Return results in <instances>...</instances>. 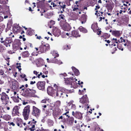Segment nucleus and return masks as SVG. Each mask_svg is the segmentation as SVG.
<instances>
[{
	"mask_svg": "<svg viewBox=\"0 0 131 131\" xmlns=\"http://www.w3.org/2000/svg\"><path fill=\"white\" fill-rule=\"evenodd\" d=\"M43 110H44L46 111L47 109V108L48 106H47L46 105H45L42 106Z\"/></svg>",
	"mask_w": 131,
	"mask_h": 131,
	"instance_id": "obj_60",
	"label": "nucleus"
},
{
	"mask_svg": "<svg viewBox=\"0 0 131 131\" xmlns=\"http://www.w3.org/2000/svg\"><path fill=\"white\" fill-rule=\"evenodd\" d=\"M47 122L48 123V124L50 126H51L53 125V122L52 120L49 119L48 120Z\"/></svg>",
	"mask_w": 131,
	"mask_h": 131,
	"instance_id": "obj_43",
	"label": "nucleus"
},
{
	"mask_svg": "<svg viewBox=\"0 0 131 131\" xmlns=\"http://www.w3.org/2000/svg\"><path fill=\"white\" fill-rule=\"evenodd\" d=\"M66 89L62 87L59 86L57 90V91L65 92H66Z\"/></svg>",
	"mask_w": 131,
	"mask_h": 131,
	"instance_id": "obj_33",
	"label": "nucleus"
},
{
	"mask_svg": "<svg viewBox=\"0 0 131 131\" xmlns=\"http://www.w3.org/2000/svg\"><path fill=\"white\" fill-rule=\"evenodd\" d=\"M106 6L109 10H112L114 7V4L112 2L110 4H107Z\"/></svg>",
	"mask_w": 131,
	"mask_h": 131,
	"instance_id": "obj_29",
	"label": "nucleus"
},
{
	"mask_svg": "<svg viewBox=\"0 0 131 131\" xmlns=\"http://www.w3.org/2000/svg\"><path fill=\"white\" fill-rule=\"evenodd\" d=\"M22 55L24 58L27 57L29 56V54L27 51H26L22 53Z\"/></svg>",
	"mask_w": 131,
	"mask_h": 131,
	"instance_id": "obj_36",
	"label": "nucleus"
},
{
	"mask_svg": "<svg viewBox=\"0 0 131 131\" xmlns=\"http://www.w3.org/2000/svg\"><path fill=\"white\" fill-rule=\"evenodd\" d=\"M80 102L83 104L86 103V104H87V103H88L89 101L87 95L83 96L81 99Z\"/></svg>",
	"mask_w": 131,
	"mask_h": 131,
	"instance_id": "obj_16",
	"label": "nucleus"
},
{
	"mask_svg": "<svg viewBox=\"0 0 131 131\" xmlns=\"http://www.w3.org/2000/svg\"><path fill=\"white\" fill-rule=\"evenodd\" d=\"M47 93L50 96H53L56 90V89H54L51 86H48L47 89Z\"/></svg>",
	"mask_w": 131,
	"mask_h": 131,
	"instance_id": "obj_11",
	"label": "nucleus"
},
{
	"mask_svg": "<svg viewBox=\"0 0 131 131\" xmlns=\"http://www.w3.org/2000/svg\"><path fill=\"white\" fill-rule=\"evenodd\" d=\"M71 109L74 110H75L76 109V106L75 104H72Z\"/></svg>",
	"mask_w": 131,
	"mask_h": 131,
	"instance_id": "obj_61",
	"label": "nucleus"
},
{
	"mask_svg": "<svg viewBox=\"0 0 131 131\" xmlns=\"http://www.w3.org/2000/svg\"><path fill=\"white\" fill-rule=\"evenodd\" d=\"M52 107L48 106L46 110V114H48V115H50L52 111V110H52Z\"/></svg>",
	"mask_w": 131,
	"mask_h": 131,
	"instance_id": "obj_27",
	"label": "nucleus"
},
{
	"mask_svg": "<svg viewBox=\"0 0 131 131\" xmlns=\"http://www.w3.org/2000/svg\"><path fill=\"white\" fill-rule=\"evenodd\" d=\"M112 39L113 40V41H114V42H115V43H117L118 44V42H118L119 40H117L116 38L115 39L114 38H113Z\"/></svg>",
	"mask_w": 131,
	"mask_h": 131,
	"instance_id": "obj_64",
	"label": "nucleus"
},
{
	"mask_svg": "<svg viewBox=\"0 0 131 131\" xmlns=\"http://www.w3.org/2000/svg\"><path fill=\"white\" fill-rule=\"evenodd\" d=\"M26 34L27 35L30 36L33 34V31L31 28H29L26 32Z\"/></svg>",
	"mask_w": 131,
	"mask_h": 131,
	"instance_id": "obj_31",
	"label": "nucleus"
},
{
	"mask_svg": "<svg viewBox=\"0 0 131 131\" xmlns=\"http://www.w3.org/2000/svg\"><path fill=\"white\" fill-rule=\"evenodd\" d=\"M80 1H76L75 2V3L76 4L77 7H74L73 9V11H76V10H78V9H79V10H80L81 11H84L85 9L87 10L88 8L87 6H85L84 5H80Z\"/></svg>",
	"mask_w": 131,
	"mask_h": 131,
	"instance_id": "obj_4",
	"label": "nucleus"
},
{
	"mask_svg": "<svg viewBox=\"0 0 131 131\" xmlns=\"http://www.w3.org/2000/svg\"><path fill=\"white\" fill-rule=\"evenodd\" d=\"M74 121V118L73 117H71L69 119V122L70 123H72Z\"/></svg>",
	"mask_w": 131,
	"mask_h": 131,
	"instance_id": "obj_58",
	"label": "nucleus"
},
{
	"mask_svg": "<svg viewBox=\"0 0 131 131\" xmlns=\"http://www.w3.org/2000/svg\"><path fill=\"white\" fill-rule=\"evenodd\" d=\"M59 6L60 7V10L61 9H62L61 10L60 12L61 13H62L64 11V9L66 8V5H65L64 3L63 2L61 3L60 2H59Z\"/></svg>",
	"mask_w": 131,
	"mask_h": 131,
	"instance_id": "obj_25",
	"label": "nucleus"
},
{
	"mask_svg": "<svg viewBox=\"0 0 131 131\" xmlns=\"http://www.w3.org/2000/svg\"><path fill=\"white\" fill-rule=\"evenodd\" d=\"M18 95V94H17L16 96H13L11 97V98L13 99V101L15 102H19V99L20 100L21 99V98H19Z\"/></svg>",
	"mask_w": 131,
	"mask_h": 131,
	"instance_id": "obj_26",
	"label": "nucleus"
},
{
	"mask_svg": "<svg viewBox=\"0 0 131 131\" xmlns=\"http://www.w3.org/2000/svg\"><path fill=\"white\" fill-rule=\"evenodd\" d=\"M117 47L119 49L121 50L122 51H123V49L121 46H119V44L118 43L117 45Z\"/></svg>",
	"mask_w": 131,
	"mask_h": 131,
	"instance_id": "obj_55",
	"label": "nucleus"
},
{
	"mask_svg": "<svg viewBox=\"0 0 131 131\" xmlns=\"http://www.w3.org/2000/svg\"><path fill=\"white\" fill-rule=\"evenodd\" d=\"M52 114L54 117H57L58 116L62 114V112L60 109H56L55 110H52Z\"/></svg>",
	"mask_w": 131,
	"mask_h": 131,
	"instance_id": "obj_14",
	"label": "nucleus"
},
{
	"mask_svg": "<svg viewBox=\"0 0 131 131\" xmlns=\"http://www.w3.org/2000/svg\"><path fill=\"white\" fill-rule=\"evenodd\" d=\"M19 84L18 82L17 81L13 82L12 86V89L16 91L19 90Z\"/></svg>",
	"mask_w": 131,
	"mask_h": 131,
	"instance_id": "obj_17",
	"label": "nucleus"
},
{
	"mask_svg": "<svg viewBox=\"0 0 131 131\" xmlns=\"http://www.w3.org/2000/svg\"><path fill=\"white\" fill-rule=\"evenodd\" d=\"M78 29L80 32L83 33H85L88 32L87 30L82 26H80L78 28Z\"/></svg>",
	"mask_w": 131,
	"mask_h": 131,
	"instance_id": "obj_30",
	"label": "nucleus"
},
{
	"mask_svg": "<svg viewBox=\"0 0 131 131\" xmlns=\"http://www.w3.org/2000/svg\"><path fill=\"white\" fill-rule=\"evenodd\" d=\"M70 46L68 45H64L63 47V50H66L70 49Z\"/></svg>",
	"mask_w": 131,
	"mask_h": 131,
	"instance_id": "obj_44",
	"label": "nucleus"
},
{
	"mask_svg": "<svg viewBox=\"0 0 131 131\" xmlns=\"http://www.w3.org/2000/svg\"><path fill=\"white\" fill-rule=\"evenodd\" d=\"M65 16H64L62 14H61V15H59V17L61 19H62L63 20V21L64 22V20H65V19H64V18H65Z\"/></svg>",
	"mask_w": 131,
	"mask_h": 131,
	"instance_id": "obj_52",
	"label": "nucleus"
},
{
	"mask_svg": "<svg viewBox=\"0 0 131 131\" xmlns=\"http://www.w3.org/2000/svg\"><path fill=\"white\" fill-rule=\"evenodd\" d=\"M2 118L5 120L8 121L11 119V116L8 114H5L3 116Z\"/></svg>",
	"mask_w": 131,
	"mask_h": 131,
	"instance_id": "obj_35",
	"label": "nucleus"
},
{
	"mask_svg": "<svg viewBox=\"0 0 131 131\" xmlns=\"http://www.w3.org/2000/svg\"><path fill=\"white\" fill-rule=\"evenodd\" d=\"M36 131H49V130L48 129H45L42 127L40 129H38Z\"/></svg>",
	"mask_w": 131,
	"mask_h": 131,
	"instance_id": "obj_54",
	"label": "nucleus"
},
{
	"mask_svg": "<svg viewBox=\"0 0 131 131\" xmlns=\"http://www.w3.org/2000/svg\"><path fill=\"white\" fill-rule=\"evenodd\" d=\"M46 46L47 48L44 49V48L45 47L43 46V45H41L39 48V50L38 51V53H45L47 51L50 50V48L49 47V45H47Z\"/></svg>",
	"mask_w": 131,
	"mask_h": 131,
	"instance_id": "obj_9",
	"label": "nucleus"
},
{
	"mask_svg": "<svg viewBox=\"0 0 131 131\" xmlns=\"http://www.w3.org/2000/svg\"><path fill=\"white\" fill-rule=\"evenodd\" d=\"M118 6L120 8L124 10L123 11L124 13H125V11L127 10L126 9V8L123 5H122V4H119L118 5Z\"/></svg>",
	"mask_w": 131,
	"mask_h": 131,
	"instance_id": "obj_40",
	"label": "nucleus"
},
{
	"mask_svg": "<svg viewBox=\"0 0 131 131\" xmlns=\"http://www.w3.org/2000/svg\"><path fill=\"white\" fill-rule=\"evenodd\" d=\"M72 69L75 74L76 76H78L79 75L80 73L79 70L74 67H72Z\"/></svg>",
	"mask_w": 131,
	"mask_h": 131,
	"instance_id": "obj_34",
	"label": "nucleus"
},
{
	"mask_svg": "<svg viewBox=\"0 0 131 131\" xmlns=\"http://www.w3.org/2000/svg\"><path fill=\"white\" fill-rule=\"evenodd\" d=\"M41 111L39 108L35 106L32 107L31 114L37 118L40 114Z\"/></svg>",
	"mask_w": 131,
	"mask_h": 131,
	"instance_id": "obj_5",
	"label": "nucleus"
},
{
	"mask_svg": "<svg viewBox=\"0 0 131 131\" xmlns=\"http://www.w3.org/2000/svg\"><path fill=\"white\" fill-rule=\"evenodd\" d=\"M64 24L61 25L64 31H69L71 29V27L66 22V20L65 19L64 20Z\"/></svg>",
	"mask_w": 131,
	"mask_h": 131,
	"instance_id": "obj_8",
	"label": "nucleus"
},
{
	"mask_svg": "<svg viewBox=\"0 0 131 131\" xmlns=\"http://www.w3.org/2000/svg\"><path fill=\"white\" fill-rule=\"evenodd\" d=\"M48 2L50 4H50H46V5H47L48 7H50V9H52V5L53 7H55L57 6V5L56 4H55L53 2H51V1H48Z\"/></svg>",
	"mask_w": 131,
	"mask_h": 131,
	"instance_id": "obj_28",
	"label": "nucleus"
},
{
	"mask_svg": "<svg viewBox=\"0 0 131 131\" xmlns=\"http://www.w3.org/2000/svg\"><path fill=\"white\" fill-rule=\"evenodd\" d=\"M45 81H39L36 83V86L39 90L43 91L45 89Z\"/></svg>",
	"mask_w": 131,
	"mask_h": 131,
	"instance_id": "obj_7",
	"label": "nucleus"
},
{
	"mask_svg": "<svg viewBox=\"0 0 131 131\" xmlns=\"http://www.w3.org/2000/svg\"><path fill=\"white\" fill-rule=\"evenodd\" d=\"M4 47L1 45H0V52H2L5 50Z\"/></svg>",
	"mask_w": 131,
	"mask_h": 131,
	"instance_id": "obj_48",
	"label": "nucleus"
},
{
	"mask_svg": "<svg viewBox=\"0 0 131 131\" xmlns=\"http://www.w3.org/2000/svg\"><path fill=\"white\" fill-rule=\"evenodd\" d=\"M14 122L15 123V124H17V125L18 126H19L20 127H22L23 126L22 125L20 126V125H19V124H18V122L17 118V119L15 121H14Z\"/></svg>",
	"mask_w": 131,
	"mask_h": 131,
	"instance_id": "obj_53",
	"label": "nucleus"
},
{
	"mask_svg": "<svg viewBox=\"0 0 131 131\" xmlns=\"http://www.w3.org/2000/svg\"><path fill=\"white\" fill-rule=\"evenodd\" d=\"M19 108H20V107L18 106H15L13 109V114H14V116L15 115H18L19 114Z\"/></svg>",
	"mask_w": 131,
	"mask_h": 131,
	"instance_id": "obj_18",
	"label": "nucleus"
},
{
	"mask_svg": "<svg viewBox=\"0 0 131 131\" xmlns=\"http://www.w3.org/2000/svg\"><path fill=\"white\" fill-rule=\"evenodd\" d=\"M20 64H21L20 63H16L17 66L16 68H17L18 69L19 71H20L21 70V69L20 68L21 67Z\"/></svg>",
	"mask_w": 131,
	"mask_h": 131,
	"instance_id": "obj_46",
	"label": "nucleus"
},
{
	"mask_svg": "<svg viewBox=\"0 0 131 131\" xmlns=\"http://www.w3.org/2000/svg\"><path fill=\"white\" fill-rule=\"evenodd\" d=\"M8 0H0V3L2 4H5L8 3Z\"/></svg>",
	"mask_w": 131,
	"mask_h": 131,
	"instance_id": "obj_45",
	"label": "nucleus"
},
{
	"mask_svg": "<svg viewBox=\"0 0 131 131\" xmlns=\"http://www.w3.org/2000/svg\"><path fill=\"white\" fill-rule=\"evenodd\" d=\"M65 83L66 84L69 85L70 88H72L73 86V83L74 84L76 83V82L74 81H71L70 80V79L68 78L65 79Z\"/></svg>",
	"mask_w": 131,
	"mask_h": 131,
	"instance_id": "obj_15",
	"label": "nucleus"
},
{
	"mask_svg": "<svg viewBox=\"0 0 131 131\" xmlns=\"http://www.w3.org/2000/svg\"><path fill=\"white\" fill-rule=\"evenodd\" d=\"M104 12L102 11V9H101L100 10L98 11V13L99 16H100V15L103 14V13H104Z\"/></svg>",
	"mask_w": 131,
	"mask_h": 131,
	"instance_id": "obj_56",
	"label": "nucleus"
},
{
	"mask_svg": "<svg viewBox=\"0 0 131 131\" xmlns=\"http://www.w3.org/2000/svg\"><path fill=\"white\" fill-rule=\"evenodd\" d=\"M4 58H5V60H6L7 62H8L9 63V62H10L9 59H10V58L8 56H5L4 57Z\"/></svg>",
	"mask_w": 131,
	"mask_h": 131,
	"instance_id": "obj_49",
	"label": "nucleus"
},
{
	"mask_svg": "<svg viewBox=\"0 0 131 131\" xmlns=\"http://www.w3.org/2000/svg\"><path fill=\"white\" fill-rule=\"evenodd\" d=\"M72 114V115L77 118L80 120H82L83 118L82 114L80 112L76 111L74 113V111H73Z\"/></svg>",
	"mask_w": 131,
	"mask_h": 131,
	"instance_id": "obj_13",
	"label": "nucleus"
},
{
	"mask_svg": "<svg viewBox=\"0 0 131 131\" xmlns=\"http://www.w3.org/2000/svg\"><path fill=\"white\" fill-rule=\"evenodd\" d=\"M30 89L29 88L26 89L24 91H23L22 95L25 97L29 96Z\"/></svg>",
	"mask_w": 131,
	"mask_h": 131,
	"instance_id": "obj_21",
	"label": "nucleus"
},
{
	"mask_svg": "<svg viewBox=\"0 0 131 131\" xmlns=\"http://www.w3.org/2000/svg\"><path fill=\"white\" fill-rule=\"evenodd\" d=\"M123 5L125 6V7L126 8V10H127V9H128L129 8H130L129 7V6H128L125 3V2L123 3Z\"/></svg>",
	"mask_w": 131,
	"mask_h": 131,
	"instance_id": "obj_63",
	"label": "nucleus"
},
{
	"mask_svg": "<svg viewBox=\"0 0 131 131\" xmlns=\"http://www.w3.org/2000/svg\"><path fill=\"white\" fill-rule=\"evenodd\" d=\"M0 99L2 102L5 105L8 104L9 102V97L5 92L2 93Z\"/></svg>",
	"mask_w": 131,
	"mask_h": 131,
	"instance_id": "obj_2",
	"label": "nucleus"
},
{
	"mask_svg": "<svg viewBox=\"0 0 131 131\" xmlns=\"http://www.w3.org/2000/svg\"><path fill=\"white\" fill-rule=\"evenodd\" d=\"M66 91H67V93H71L74 92V90L73 89L72 90H69L68 89H66Z\"/></svg>",
	"mask_w": 131,
	"mask_h": 131,
	"instance_id": "obj_50",
	"label": "nucleus"
},
{
	"mask_svg": "<svg viewBox=\"0 0 131 131\" xmlns=\"http://www.w3.org/2000/svg\"><path fill=\"white\" fill-rule=\"evenodd\" d=\"M55 21L53 20H51L50 21L49 24L51 25H53L55 24Z\"/></svg>",
	"mask_w": 131,
	"mask_h": 131,
	"instance_id": "obj_59",
	"label": "nucleus"
},
{
	"mask_svg": "<svg viewBox=\"0 0 131 131\" xmlns=\"http://www.w3.org/2000/svg\"><path fill=\"white\" fill-rule=\"evenodd\" d=\"M60 101H58L55 102L54 104L57 106H59L60 105Z\"/></svg>",
	"mask_w": 131,
	"mask_h": 131,
	"instance_id": "obj_51",
	"label": "nucleus"
},
{
	"mask_svg": "<svg viewBox=\"0 0 131 131\" xmlns=\"http://www.w3.org/2000/svg\"><path fill=\"white\" fill-rule=\"evenodd\" d=\"M1 42L6 47H9L13 42V40L11 37H7L4 41H1Z\"/></svg>",
	"mask_w": 131,
	"mask_h": 131,
	"instance_id": "obj_6",
	"label": "nucleus"
},
{
	"mask_svg": "<svg viewBox=\"0 0 131 131\" xmlns=\"http://www.w3.org/2000/svg\"><path fill=\"white\" fill-rule=\"evenodd\" d=\"M30 106L29 105H27L25 107L23 112V115L25 119L26 120L28 119L29 117L30 112Z\"/></svg>",
	"mask_w": 131,
	"mask_h": 131,
	"instance_id": "obj_1",
	"label": "nucleus"
},
{
	"mask_svg": "<svg viewBox=\"0 0 131 131\" xmlns=\"http://www.w3.org/2000/svg\"><path fill=\"white\" fill-rule=\"evenodd\" d=\"M54 54H55V55H54V58H53V59H54V60H58V59H56L55 58L56 57H59V54L57 53L56 52H54Z\"/></svg>",
	"mask_w": 131,
	"mask_h": 131,
	"instance_id": "obj_47",
	"label": "nucleus"
},
{
	"mask_svg": "<svg viewBox=\"0 0 131 131\" xmlns=\"http://www.w3.org/2000/svg\"><path fill=\"white\" fill-rule=\"evenodd\" d=\"M22 29L21 27L17 25H15L13 27V32L15 34L20 32Z\"/></svg>",
	"mask_w": 131,
	"mask_h": 131,
	"instance_id": "obj_10",
	"label": "nucleus"
},
{
	"mask_svg": "<svg viewBox=\"0 0 131 131\" xmlns=\"http://www.w3.org/2000/svg\"><path fill=\"white\" fill-rule=\"evenodd\" d=\"M110 36L109 34L107 33H104L103 34L101 37H103L104 39H106L108 38Z\"/></svg>",
	"mask_w": 131,
	"mask_h": 131,
	"instance_id": "obj_39",
	"label": "nucleus"
},
{
	"mask_svg": "<svg viewBox=\"0 0 131 131\" xmlns=\"http://www.w3.org/2000/svg\"><path fill=\"white\" fill-rule=\"evenodd\" d=\"M36 92V90L30 89V92L29 96L33 97H35V94Z\"/></svg>",
	"mask_w": 131,
	"mask_h": 131,
	"instance_id": "obj_32",
	"label": "nucleus"
},
{
	"mask_svg": "<svg viewBox=\"0 0 131 131\" xmlns=\"http://www.w3.org/2000/svg\"><path fill=\"white\" fill-rule=\"evenodd\" d=\"M37 122V121H35L34 119H33L28 122L27 124V128H29L30 131H34L35 130V126Z\"/></svg>",
	"mask_w": 131,
	"mask_h": 131,
	"instance_id": "obj_3",
	"label": "nucleus"
},
{
	"mask_svg": "<svg viewBox=\"0 0 131 131\" xmlns=\"http://www.w3.org/2000/svg\"><path fill=\"white\" fill-rule=\"evenodd\" d=\"M125 37L123 38L122 37H121L120 40H118L119 42L122 43L125 46H128L129 45L130 43L128 40L125 39Z\"/></svg>",
	"mask_w": 131,
	"mask_h": 131,
	"instance_id": "obj_12",
	"label": "nucleus"
},
{
	"mask_svg": "<svg viewBox=\"0 0 131 131\" xmlns=\"http://www.w3.org/2000/svg\"><path fill=\"white\" fill-rule=\"evenodd\" d=\"M47 62L48 63H57L58 61V60H54V59H53L49 60V59L48 58L47 59Z\"/></svg>",
	"mask_w": 131,
	"mask_h": 131,
	"instance_id": "obj_41",
	"label": "nucleus"
},
{
	"mask_svg": "<svg viewBox=\"0 0 131 131\" xmlns=\"http://www.w3.org/2000/svg\"><path fill=\"white\" fill-rule=\"evenodd\" d=\"M71 35L73 37L77 38L78 37H80L81 36L80 34H79V31L78 30H74L72 31Z\"/></svg>",
	"mask_w": 131,
	"mask_h": 131,
	"instance_id": "obj_19",
	"label": "nucleus"
},
{
	"mask_svg": "<svg viewBox=\"0 0 131 131\" xmlns=\"http://www.w3.org/2000/svg\"><path fill=\"white\" fill-rule=\"evenodd\" d=\"M8 123H9V125L10 126H15V123L14 122H8Z\"/></svg>",
	"mask_w": 131,
	"mask_h": 131,
	"instance_id": "obj_57",
	"label": "nucleus"
},
{
	"mask_svg": "<svg viewBox=\"0 0 131 131\" xmlns=\"http://www.w3.org/2000/svg\"><path fill=\"white\" fill-rule=\"evenodd\" d=\"M65 92H57L56 91V96L60 98H63V97L65 95Z\"/></svg>",
	"mask_w": 131,
	"mask_h": 131,
	"instance_id": "obj_24",
	"label": "nucleus"
},
{
	"mask_svg": "<svg viewBox=\"0 0 131 131\" xmlns=\"http://www.w3.org/2000/svg\"><path fill=\"white\" fill-rule=\"evenodd\" d=\"M9 37H11V38L12 39V38L14 37V35L13 34L12 32H10V34H9Z\"/></svg>",
	"mask_w": 131,
	"mask_h": 131,
	"instance_id": "obj_62",
	"label": "nucleus"
},
{
	"mask_svg": "<svg viewBox=\"0 0 131 131\" xmlns=\"http://www.w3.org/2000/svg\"><path fill=\"white\" fill-rule=\"evenodd\" d=\"M112 47L111 52L112 54H113L115 53V51L117 50V48L115 46H116V45L114 44L113 45L112 44Z\"/></svg>",
	"mask_w": 131,
	"mask_h": 131,
	"instance_id": "obj_37",
	"label": "nucleus"
},
{
	"mask_svg": "<svg viewBox=\"0 0 131 131\" xmlns=\"http://www.w3.org/2000/svg\"><path fill=\"white\" fill-rule=\"evenodd\" d=\"M91 28L93 29L94 32H96L99 29L98 27L97 24L93 23L92 25Z\"/></svg>",
	"mask_w": 131,
	"mask_h": 131,
	"instance_id": "obj_22",
	"label": "nucleus"
},
{
	"mask_svg": "<svg viewBox=\"0 0 131 131\" xmlns=\"http://www.w3.org/2000/svg\"><path fill=\"white\" fill-rule=\"evenodd\" d=\"M122 34L121 31L119 30H113L112 34L116 37L120 36Z\"/></svg>",
	"mask_w": 131,
	"mask_h": 131,
	"instance_id": "obj_23",
	"label": "nucleus"
},
{
	"mask_svg": "<svg viewBox=\"0 0 131 131\" xmlns=\"http://www.w3.org/2000/svg\"><path fill=\"white\" fill-rule=\"evenodd\" d=\"M87 19V16L85 14H83L81 17L80 20L86 21Z\"/></svg>",
	"mask_w": 131,
	"mask_h": 131,
	"instance_id": "obj_38",
	"label": "nucleus"
},
{
	"mask_svg": "<svg viewBox=\"0 0 131 131\" xmlns=\"http://www.w3.org/2000/svg\"><path fill=\"white\" fill-rule=\"evenodd\" d=\"M17 120L18 123V124H19V125L20 126L22 125H21L23 124V121L20 118H17Z\"/></svg>",
	"mask_w": 131,
	"mask_h": 131,
	"instance_id": "obj_42",
	"label": "nucleus"
},
{
	"mask_svg": "<svg viewBox=\"0 0 131 131\" xmlns=\"http://www.w3.org/2000/svg\"><path fill=\"white\" fill-rule=\"evenodd\" d=\"M53 34L55 36H59L61 33V31L60 29L57 28L55 27L53 30Z\"/></svg>",
	"mask_w": 131,
	"mask_h": 131,
	"instance_id": "obj_20",
	"label": "nucleus"
}]
</instances>
